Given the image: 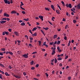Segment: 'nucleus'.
<instances>
[{"mask_svg": "<svg viewBox=\"0 0 80 80\" xmlns=\"http://www.w3.org/2000/svg\"><path fill=\"white\" fill-rule=\"evenodd\" d=\"M7 3L8 4H10L11 3V2H10L9 1H8V2H7Z\"/></svg>", "mask_w": 80, "mask_h": 80, "instance_id": "obj_51", "label": "nucleus"}, {"mask_svg": "<svg viewBox=\"0 0 80 80\" xmlns=\"http://www.w3.org/2000/svg\"><path fill=\"white\" fill-rule=\"evenodd\" d=\"M23 57L24 58H28V55H27L26 54H24V55H22Z\"/></svg>", "mask_w": 80, "mask_h": 80, "instance_id": "obj_1", "label": "nucleus"}, {"mask_svg": "<svg viewBox=\"0 0 80 80\" xmlns=\"http://www.w3.org/2000/svg\"><path fill=\"white\" fill-rule=\"evenodd\" d=\"M29 39H30V40L32 41V40H33V38L30 37Z\"/></svg>", "mask_w": 80, "mask_h": 80, "instance_id": "obj_33", "label": "nucleus"}, {"mask_svg": "<svg viewBox=\"0 0 80 80\" xmlns=\"http://www.w3.org/2000/svg\"><path fill=\"white\" fill-rule=\"evenodd\" d=\"M31 31H31V30H29V32H30V33H31V34H32V32H31Z\"/></svg>", "mask_w": 80, "mask_h": 80, "instance_id": "obj_54", "label": "nucleus"}, {"mask_svg": "<svg viewBox=\"0 0 80 80\" xmlns=\"http://www.w3.org/2000/svg\"><path fill=\"white\" fill-rule=\"evenodd\" d=\"M0 55L1 56H3V54L2 52H0Z\"/></svg>", "mask_w": 80, "mask_h": 80, "instance_id": "obj_62", "label": "nucleus"}, {"mask_svg": "<svg viewBox=\"0 0 80 80\" xmlns=\"http://www.w3.org/2000/svg\"><path fill=\"white\" fill-rule=\"evenodd\" d=\"M39 66V65L38 64H36V67L38 68Z\"/></svg>", "mask_w": 80, "mask_h": 80, "instance_id": "obj_38", "label": "nucleus"}, {"mask_svg": "<svg viewBox=\"0 0 80 80\" xmlns=\"http://www.w3.org/2000/svg\"><path fill=\"white\" fill-rule=\"evenodd\" d=\"M57 44V41H56L55 42H54V43H53V44Z\"/></svg>", "mask_w": 80, "mask_h": 80, "instance_id": "obj_58", "label": "nucleus"}, {"mask_svg": "<svg viewBox=\"0 0 80 80\" xmlns=\"http://www.w3.org/2000/svg\"><path fill=\"white\" fill-rule=\"evenodd\" d=\"M62 63H60L59 64V66L62 67Z\"/></svg>", "mask_w": 80, "mask_h": 80, "instance_id": "obj_59", "label": "nucleus"}, {"mask_svg": "<svg viewBox=\"0 0 80 80\" xmlns=\"http://www.w3.org/2000/svg\"><path fill=\"white\" fill-rule=\"evenodd\" d=\"M23 74L24 76H26L27 75V74H26V73L25 72H23Z\"/></svg>", "mask_w": 80, "mask_h": 80, "instance_id": "obj_45", "label": "nucleus"}, {"mask_svg": "<svg viewBox=\"0 0 80 80\" xmlns=\"http://www.w3.org/2000/svg\"><path fill=\"white\" fill-rule=\"evenodd\" d=\"M7 20V19L6 18H2V20Z\"/></svg>", "mask_w": 80, "mask_h": 80, "instance_id": "obj_39", "label": "nucleus"}, {"mask_svg": "<svg viewBox=\"0 0 80 80\" xmlns=\"http://www.w3.org/2000/svg\"><path fill=\"white\" fill-rule=\"evenodd\" d=\"M52 55L54 54H55V51H52Z\"/></svg>", "mask_w": 80, "mask_h": 80, "instance_id": "obj_32", "label": "nucleus"}, {"mask_svg": "<svg viewBox=\"0 0 80 80\" xmlns=\"http://www.w3.org/2000/svg\"><path fill=\"white\" fill-rule=\"evenodd\" d=\"M1 51H5V48H2V49H1Z\"/></svg>", "mask_w": 80, "mask_h": 80, "instance_id": "obj_24", "label": "nucleus"}, {"mask_svg": "<svg viewBox=\"0 0 80 80\" xmlns=\"http://www.w3.org/2000/svg\"><path fill=\"white\" fill-rule=\"evenodd\" d=\"M57 49H58V52H59V53H60L61 52H62V49L60 50V48H59V47H57Z\"/></svg>", "mask_w": 80, "mask_h": 80, "instance_id": "obj_2", "label": "nucleus"}, {"mask_svg": "<svg viewBox=\"0 0 80 80\" xmlns=\"http://www.w3.org/2000/svg\"><path fill=\"white\" fill-rule=\"evenodd\" d=\"M37 53V52H32V54H36Z\"/></svg>", "mask_w": 80, "mask_h": 80, "instance_id": "obj_34", "label": "nucleus"}, {"mask_svg": "<svg viewBox=\"0 0 80 80\" xmlns=\"http://www.w3.org/2000/svg\"><path fill=\"white\" fill-rule=\"evenodd\" d=\"M34 63V61H32L31 62H30V63H31V65H32Z\"/></svg>", "mask_w": 80, "mask_h": 80, "instance_id": "obj_30", "label": "nucleus"}, {"mask_svg": "<svg viewBox=\"0 0 80 80\" xmlns=\"http://www.w3.org/2000/svg\"><path fill=\"white\" fill-rule=\"evenodd\" d=\"M39 18L42 21H43V17L42 16H39Z\"/></svg>", "mask_w": 80, "mask_h": 80, "instance_id": "obj_7", "label": "nucleus"}, {"mask_svg": "<svg viewBox=\"0 0 80 80\" xmlns=\"http://www.w3.org/2000/svg\"><path fill=\"white\" fill-rule=\"evenodd\" d=\"M50 44L51 45H52L53 44V42H50Z\"/></svg>", "mask_w": 80, "mask_h": 80, "instance_id": "obj_40", "label": "nucleus"}, {"mask_svg": "<svg viewBox=\"0 0 80 80\" xmlns=\"http://www.w3.org/2000/svg\"><path fill=\"white\" fill-rule=\"evenodd\" d=\"M43 29H44V30H46L47 31L48 29H49V28H43Z\"/></svg>", "mask_w": 80, "mask_h": 80, "instance_id": "obj_14", "label": "nucleus"}, {"mask_svg": "<svg viewBox=\"0 0 80 80\" xmlns=\"http://www.w3.org/2000/svg\"><path fill=\"white\" fill-rule=\"evenodd\" d=\"M2 35H5V32H2Z\"/></svg>", "mask_w": 80, "mask_h": 80, "instance_id": "obj_53", "label": "nucleus"}, {"mask_svg": "<svg viewBox=\"0 0 80 80\" xmlns=\"http://www.w3.org/2000/svg\"><path fill=\"white\" fill-rule=\"evenodd\" d=\"M61 3L62 4L63 6H65V4H64V2L63 1H62L61 2Z\"/></svg>", "mask_w": 80, "mask_h": 80, "instance_id": "obj_10", "label": "nucleus"}, {"mask_svg": "<svg viewBox=\"0 0 80 80\" xmlns=\"http://www.w3.org/2000/svg\"><path fill=\"white\" fill-rule=\"evenodd\" d=\"M4 16L5 17H9V15L8 14H7L6 13H4Z\"/></svg>", "mask_w": 80, "mask_h": 80, "instance_id": "obj_3", "label": "nucleus"}, {"mask_svg": "<svg viewBox=\"0 0 80 80\" xmlns=\"http://www.w3.org/2000/svg\"><path fill=\"white\" fill-rule=\"evenodd\" d=\"M76 21L75 20H73V23H76Z\"/></svg>", "mask_w": 80, "mask_h": 80, "instance_id": "obj_36", "label": "nucleus"}, {"mask_svg": "<svg viewBox=\"0 0 80 80\" xmlns=\"http://www.w3.org/2000/svg\"><path fill=\"white\" fill-rule=\"evenodd\" d=\"M0 72L2 73V74H4V72L2 71H1L0 70Z\"/></svg>", "mask_w": 80, "mask_h": 80, "instance_id": "obj_35", "label": "nucleus"}, {"mask_svg": "<svg viewBox=\"0 0 80 80\" xmlns=\"http://www.w3.org/2000/svg\"><path fill=\"white\" fill-rule=\"evenodd\" d=\"M77 9H80V4H79L77 5Z\"/></svg>", "mask_w": 80, "mask_h": 80, "instance_id": "obj_9", "label": "nucleus"}, {"mask_svg": "<svg viewBox=\"0 0 80 80\" xmlns=\"http://www.w3.org/2000/svg\"><path fill=\"white\" fill-rule=\"evenodd\" d=\"M45 10H46L47 11H49L50 10L48 8H45Z\"/></svg>", "mask_w": 80, "mask_h": 80, "instance_id": "obj_25", "label": "nucleus"}, {"mask_svg": "<svg viewBox=\"0 0 80 80\" xmlns=\"http://www.w3.org/2000/svg\"><path fill=\"white\" fill-rule=\"evenodd\" d=\"M29 46H30V47H32L31 44H29Z\"/></svg>", "mask_w": 80, "mask_h": 80, "instance_id": "obj_61", "label": "nucleus"}, {"mask_svg": "<svg viewBox=\"0 0 80 80\" xmlns=\"http://www.w3.org/2000/svg\"><path fill=\"white\" fill-rule=\"evenodd\" d=\"M34 79L35 80H38V79L37 78H34Z\"/></svg>", "mask_w": 80, "mask_h": 80, "instance_id": "obj_64", "label": "nucleus"}, {"mask_svg": "<svg viewBox=\"0 0 80 80\" xmlns=\"http://www.w3.org/2000/svg\"><path fill=\"white\" fill-rule=\"evenodd\" d=\"M56 12L58 14H59V13H60L59 11L58 10H56Z\"/></svg>", "mask_w": 80, "mask_h": 80, "instance_id": "obj_23", "label": "nucleus"}, {"mask_svg": "<svg viewBox=\"0 0 80 80\" xmlns=\"http://www.w3.org/2000/svg\"><path fill=\"white\" fill-rule=\"evenodd\" d=\"M68 6H69L68 4L67 3V4H66V7H67V8H68Z\"/></svg>", "mask_w": 80, "mask_h": 80, "instance_id": "obj_48", "label": "nucleus"}, {"mask_svg": "<svg viewBox=\"0 0 80 80\" xmlns=\"http://www.w3.org/2000/svg\"><path fill=\"white\" fill-rule=\"evenodd\" d=\"M0 66H1L2 67H4V65H3V64H2L0 63Z\"/></svg>", "mask_w": 80, "mask_h": 80, "instance_id": "obj_31", "label": "nucleus"}, {"mask_svg": "<svg viewBox=\"0 0 80 80\" xmlns=\"http://www.w3.org/2000/svg\"><path fill=\"white\" fill-rule=\"evenodd\" d=\"M5 74L6 76H8V72H5Z\"/></svg>", "mask_w": 80, "mask_h": 80, "instance_id": "obj_41", "label": "nucleus"}, {"mask_svg": "<svg viewBox=\"0 0 80 80\" xmlns=\"http://www.w3.org/2000/svg\"><path fill=\"white\" fill-rule=\"evenodd\" d=\"M68 56H65V60L67 59L68 58Z\"/></svg>", "mask_w": 80, "mask_h": 80, "instance_id": "obj_47", "label": "nucleus"}, {"mask_svg": "<svg viewBox=\"0 0 80 80\" xmlns=\"http://www.w3.org/2000/svg\"><path fill=\"white\" fill-rule=\"evenodd\" d=\"M11 30H12L11 29H8V31H9L10 32H11Z\"/></svg>", "mask_w": 80, "mask_h": 80, "instance_id": "obj_55", "label": "nucleus"}, {"mask_svg": "<svg viewBox=\"0 0 80 80\" xmlns=\"http://www.w3.org/2000/svg\"><path fill=\"white\" fill-rule=\"evenodd\" d=\"M4 1L5 4H7V2H8V0H4Z\"/></svg>", "mask_w": 80, "mask_h": 80, "instance_id": "obj_15", "label": "nucleus"}, {"mask_svg": "<svg viewBox=\"0 0 80 80\" xmlns=\"http://www.w3.org/2000/svg\"><path fill=\"white\" fill-rule=\"evenodd\" d=\"M0 22L2 24H3L5 23V22H6V21H0Z\"/></svg>", "mask_w": 80, "mask_h": 80, "instance_id": "obj_4", "label": "nucleus"}, {"mask_svg": "<svg viewBox=\"0 0 80 80\" xmlns=\"http://www.w3.org/2000/svg\"><path fill=\"white\" fill-rule=\"evenodd\" d=\"M20 3H21V5H24V4H23V3H22V2H20Z\"/></svg>", "mask_w": 80, "mask_h": 80, "instance_id": "obj_46", "label": "nucleus"}, {"mask_svg": "<svg viewBox=\"0 0 80 80\" xmlns=\"http://www.w3.org/2000/svg\"><path fill=\"white\" fill-rule=\"evenodd\" d=\"M37 29V28H33V29H32V31H35Z\"/></svg>", "mask_w": 80, "mask_h": 80, "instance_id": "obj_17", "label": "nucleus"}, {"mask_svg": "<svg viewBox=\"0 0 80 80\" xmlns=\"http://www.w3.org/2000/svg\"><path fill=\"white\" fill-rule=\"evenodd\" d=\"M57 38V35H54V36H53V38L55 39Z\"/></svg>", "mask_w": 80, "mask_h": 80, "instance_id": "obj_21", "label": "nucleus"}, {"mask_svg": "<svg viewBox=\"0 0 80 80\" xmlns=\"http://www.w3.org/2000/svg\"><path fill=\"white\" fill-rule=\"evenodd\" d=\"M21 26H24L25 25V24L24 22H22L21 23Z\"/></svg>", "mask_w": 80, "mask_h": 80, "instance_id": "obj_12", "label": "nucleus"}, {"mask_svg": "<svg viewBox=\"0 0 80 80\" xmlns=\"http://www.w3.org/2000/svg\"><path fill=\"white\" fill-rule=\"evenodd\" d=\"M10 52L9 51H7L6 52V54H9V53H10V52Z\"/></svg>", "mask_w": 80, "mask_h": 80, "instance_id": "obj_42", "label": "nucleus"}, {"mask_svg": "<svg viewBox=\"0 0 80 80\" xmlns=\"http://www.w3.org/2000/svg\"><path fill=\"white\" fill-rule=\"evenodd\" d=\"M61 43V41H58V42H57V44L59 45Z\"/></svg>", "mask_w": 80, "mask_h": 80, "instance_id": "obj_18", "label": "nucleus"}, {"mask_svg": "<svg viewBox=\"0 0 80 80\" xmlns=\"http://www.w3.org/2000/svg\"><path fill=\"white\" fill-rule=\"evenodd\" d=\"M32 34V36L33 37H35L37 36V33H35L34 34Z\"/></svg>", "mask_w": 80, "mask_h": 80, "instance_id": "obj_8", "label": "nucleus"}, {"mask_svg": "<svg viewBox=\"0 0 80 80\" xmlns=\"http://www.w3.org/2000/svg\"><path fill=\"white\" fill-rule=\"evenodd\" d=\"M42 52H45V51L46 50L45 49H42Z\"/></svg>", "mask_w": 80, "mask_h": 80, "instance_id": "obj_50", "label": "nucleus"}, {"mask_svg": "<svg viewBox=\"0 0 80 80\" xmlns=\"http://www.w3.org/2000/svg\"><path fill=\"white\" fill-rule=\"evenodd\" d=\"M46 42H44V43H43V45H47L46 44Z\"/></svg>", "mask_w": 80, "mask_h": 80, "instance_id": "obj_57", "label": "nucleus"}, {"mask_svg": "<svg viewBox=\"0 0 80 80\" xmlns=\"http://www.w3.org/2000/svg\"><path fill=\"white\" fill-rule=\"evenodd\" d=\"M68 8H72V5H71V4H69Z\"/></svg>", "mask_w": 80, "mask_h": 80, "instance_id": "obj_16", "label": "nucleus"}, {"mask_svg": "<svg viewBox=\"0 0 80 80\" xmlns=\"http://www.w3.org/2000/svg\"><path fill=\"white\" fill-rule=\"evenodd\" d=\"M20 8H21V9H22V10H25V9H24V8H22V7H20Z\"/></svg>", "mask_w": 80, "mask_h": 80, "instance_id": "obj_56", "label": "nucleus"}, {"mask_svg": "<svg viewBox=\"0 0 80 80\" xmlns=\"http://www.w3.org/2000/svg\"><path fill=\"white\" fill-rule=\"evenodd\" d=\"M44 45L45 46H46V48H48V46L47 44L45 45Z\"/></svg>", "mask_w": 80, "mask_h": 80, "instance_id": "obj_60", "label": "nucleus"}, {"mask_svg": "<svg viewBox=\"0 0 80 80\" xmlns=\"http://www.w3.org/2000/svg\"><path fill=\"white\" fill-rule=\"evenodd\" d=\"M35 69V68L34 67H32V68H31V69L32 70H34Z\"/></svg>", "mask_w": 80, "mask_h": 80, "instance_id": "obj_49", "label": "nucleus"}, {"mask_svg": "<svg viewBox=\"0 0 80 80\" xmlns=\"http://www.w3.org/2000/svg\"><path fill=\"white\" fill-rule=\"evenodd\" d=\"M51 8H52V9L55 8V7H54V6L52 5H51Z\"/></svg>", "mask_w": 80, "mask_h": 80, "instance_id": "obj_27", "label": "nucleus"}, {"mask_svg": "<svg viewBox=\"0 0 80 80\" xmlns=\"http://www.w3.org/2000/svg\"><path fill=\"white\" fill-rule=\"evenodd\" d=\"M14 33L16 34V36H18V32H14Z\"/></svg>", "mask_w": 80, "mask_h": 80, "instance_id": "obj_11", "label": "nucleus"}, {"mask_svg": "<svg viewBox=\"0 0 80 80\" xmlns=\"http://www.w3.org/2000/svg\"><path fill=\"white\" fill-rule=\"evenodd\" d=\"M64 40H67V37L66 36H65V37H64Z\"/></svg>", "mask_w": 80, "mask_h": 80, "instance_id": "obj_44", "label": "nucleus"}, {"mask_svg": "<svg viewBox=\"0 0 80 80\" xmlns=\"http://www.w3.org/2000/svg\"><path fill=\"white\" fill-rule=\"evenodd\" d=\"M21 13H22V14H25V12H24V11H22V12H21Z\"/></svg>", "mask_w": 80, "mask_h": 80, "instance_id": "obj_52", "label": "nucleus"}, {"mask_svg": "<svg viewBox=\"0 0 80 80\" xmlns=\"http://www.w3.org/2000/svg\"><path fill=\"white\" fill-rule=\"evenodd\" d=\"M11 13L12 14H16V13H17V12H16V11L13 10L11 12Z\"/></svg>", "mask_w": 80, "mask_h": 80, "instance_id": "obj_5", "label": "nucleus"}, {"mask_svg": "<svg viewBox=\"0 0 80 80\" xmlns=\"http://www.w3.org/2000/svg\"><path fill=\"white\" fill-rule=\"evenodd\" d=\"M56 47H54L53 49V50H52V51H55V50H56Z\"/></svg>", "mask_w": 80, "mask_h": 80, "instance_id": "obj_37", "label": "nucleus"}, {"mask_svg": "<svg viewBox=\"0 0 80 80\" xmlns=\"http://www.w3.org/2000/svg\"><path fill=\"white\" fill-rule=\"evenodd\" d=\"M57 5H58V8H59V9L60 10H62V9H61V7L59 5H58V4Z\"/></svg>", "mask_w": 80, "mask_h": 80, "instance_id": "obj_28", "label": "nucleus"}, {"mask_svg": "<svg viewBox=\"0 0 80 80\" xmlns=\"http://www.w3.org/2000/svg\"><path fill=\"white\" fill-rule=\"evenodd\" d=\"M62 60V58L61 57H59L58 58V61H61Z\"/></svg>", "mask_w": 80, "mask_h": 80, "instance_id": "obj_13", "label": "nucleus"}, {"mask_svg": "<svg viewBox=\"0 0 80 80\" xmlns=\"http://www.w3.org/2000/svg\"><path fill=\"white\" fill-rule=\"evenodd\" d=\"M10 55H12L13 54V53H12V52H10L9 53Z\"/></svg>", "mask_w": 80, "mask_h": 80, "instance_id": "obj_63", "label": "nucleus"}, {"mask_svg": "<svg viewBox=\"0 0 80 80\" xmlns=\"http://www.w3.org/2000/svg\"><path fill=\"white\" fill-rule=\"evenodd\" d=\"M5 32V34H6V35H9V32Z\"/></svg>", "mask_w": 80, "mask_h": 80, "instance_id": "obj_20", "label": "nucleus"}, {"mask_svg": "<svg viewBox=\"0 0 80 80\" xmlns=\"http://www.w3.org/2000/svg\"><path fill=\"white\" fill-rule=\"evenodd\" d=\"M13 76H14V77H15L16 78H18V79H19L20 78H21V77L20 76H18V75H13Z\"/></svg>", "mask_w": 80, "mask_h": 80, "instance_id": "obj_6", "label": "nucleus"}, {"mask_svg": "<svg viewBox=\"0 0 80 80\" xmlns=\"http://www.w3.org/2000/svg\"><path fill=\"white\" fill-rule=\"evenodd\" d=\"M57 59H56V58H55V61H54V63H57Z\"/></svg>", "mask_w": 80, "mask_h": 80, "instance_id": "obj_29", "label": "nucleus"}, {"mask_svg": "<svg viewBox=\"0 0 80 80\" xmlns=\"http://www.w3.org/2000/svg\"><path fill=\"white\" fill-rule=\"evenodd\" d=\"M38 42H39V45L40 46H41V41H38Z\"/></svg>", "mask_w": 80, "mask_h": 80, "instance_id": "obj_19", "label": "nucleus"}, {"mask_svg": "<svg viewBox=\"0 0 80 80\" xmlns=\"http://www.w3.org/2000/svg\"><path fill=\"white\" fill-rule=\"evenodd\" d=\"M0 78L1 79H3V78H2V75L0 74Z\"/></svg>", "mask_w": 80, "mask_h": 80, "instance_id": "obj_26", "label": "nucleus"}, {"mask_svg": "<svg viewBox=\"0 0 80 80\" xmlns=\"http://www.w3.org/2000/svg\"><path fill=\"white\" fill-rule=\"evenodd\" d=\"M41 31L42 33V34H44V36H45V34L44 33V31L43 30H41Z\"/></svg>", "mask_w": 80, "mask_h": 80, "instance_id": "obj_22", "label": "nucleus"}, {"mask_svg": "<svg viewBox=\"0 0 80 80\" xmlns=\"http://www.w3.org/2000/svg\"><path fill=\"white\" fill-rule=\"evenodd\" d=\"M45 74H46V75L47 77L48 78V76H49V75L47 73H45Z\"/></svg>", "mask_w": 80, "mask_h": 80, "instance_id": "obj_43", "label": "nucleus"}]
</instances>
